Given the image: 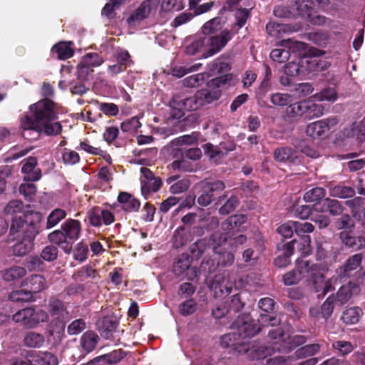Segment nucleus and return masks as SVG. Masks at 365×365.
<instances>
[{
	"mask_svg": "<svg viewBox=\"0 0 365 365\" xmlns=\"http://www.w3.org/2000/svg\"><path fill=\"white\" fill-rule=\"evenodd\" d=\"M19 192L29 200H31L36 192V187L33 183H23L19 186Z\"/></svg>",
	"mask_w": 365,
	"mask_h": 365,
	"instance_id": "774afa93",
	"label": "nucleus"
},
{
	"mask_svg": "<svg viewBox=\"0 0 365 365\" xmlns=\"http://www.w3.org/2000/svg\"><path fill=\"white\" fill-rule=\"evenodd\" d=\"M220 345L223 348L233 347L240 354L245 353L249 349V347L245 342L240 341V339L238 338L233 331L221 337Z\"/></svg>",
	"mask_w": 365,
	"mask_h": 365,
	"instance_id": "9b49d317",
	"label": "nucleus"
},
{
	"mask_svg": "<svg viewBox=\"0 0 365 365\" xmlns=\"http://www.w3.org/2000/svg\"><path fill=\"white\" fill-rule=\"evenodd\" d=\"M295 232L297 235L302 236L303 240V252L309 254L310 252L311 239L309 235H304L306 233L312 232L314 230V225L308 222H296L294 221Z\"/></svg>",
	"mask_w": 365,
	"mask_h": 365,
	"instance_id": "9d476101",
	"label": "nucleus"
},
{
	"mask_svg": "<svg viewBox=\"0 0 365 365\" xmlns=\"http://www.w3.org/2000/svg\"><path fill=\"white\" fill-rule=\"evenodd\" d=\"M358 291V287L354 283L349 282L340 287L336 296L335 302L337 305L341 306L346 304L351 297L352 294Z\"/></svg>",
	"mask_w": 365,
	"mask_h": 365,
	"instance_id": "f3484780",
	"label": "nucleus"
},
{
	"mask_svg": "<svg viewBox=\"0 0 365 365\" xmlns=\"http://www.w3.org/2000/svg\"><path fill=\"white\" fill-rule=\"evenodd\" d=\"M201 189L205 192H215L222 191L225 188L224 182L221 180H204L200 182Z\"/></svg>",
	"mask_w": 365,
	"mask_h": 365,
	"instance_id": "ea45409f",
	"label": "nucleus"
},
{
	"mask_svg": "<svg viewBox=\"0 0 365 365\" xmlns=\"http://www.w3.org/2000/svg\"><path fill=\"white\" fill-rule=\"evenodd\" d=\"M329 195L334 197L349 198L355 195L354 188L349 186L341 185H334L330 184L327 186Z\"/></svg>",
	"mask_w": 365,
	"mask_h": 365,
	"instance_id": "5701e85b",
	"label": "nucleus"
},
{
	"mask_svg": "<svg viewBox=\"0 0 365 365\" xmlns=\"http://www.w3.org/2000/svg\"><path fill=\"white\" fill-rule=\"evenodd\" d=\"M58 253V248L55 245H48L43 249L41 256L44 260L51 262L57 258Z\"/></svg>",
	"mask_w": 365,
	"mask_h": 365,
	"instance_id": "0e129e2a",
	"label": "nucleus"
},
{
	"mask_svg": "<svg viewBox=\"0 0 365 365\" xmlns=\"http://www.w3.org/2000/svg\"><path fill=\"white\" fill-rule=\"evenodd\" d=\"M153 9V1L144 0L129 14L126 19L130 28H136L149 18Z\"/></svg>",
	"mask_w": 365,
	"mask_h": 365,
	"instance_id": "423d86ee",
	"label": "nucleus"
},
{
	"mask_svg": "<svg viewBox=\"0 0 365 365\" xmlns=\"http://www.w3.org/2000/svg\"><path fill=\"white\" fill-rule=\"evenodd\" d=\"M362 314V310L359 307H350L343 312L341 319L346 324H354L359 321Z\"/></svg>",
	"mask_w": 365,
	"mask_h": 365,
	"instance_id": "c85d7f7f",
	"label": "nucleus"
},
{
	"mask_svg": "<svg viewBox=\"0 0 365 365\" xmlns=\"http://www.w3.org/2000/svg\"><path fill=\"white\" fill-rule=\"evenodd\" d=\"M197 135L192 133L191 135H185L179 138H175L171 142V145L173 147H178L182 145H192L197 142Z\"/></svg>",
	"mask_w": 365,
	"mask_h": 365,
	"instance_id": "bf43d9fd",
	"label": "nucleus"
},
{
	"mask_svg": "<svg viewBox=\"0 0 365 365\" xmlns=\"http://www.w3.org/2000/svg\"><path fill=\"white\" fill-rule=\"evenodd\" d=\"M296 269L301 274L302 279L305 277H316L317 266L309 261L303 259L297 261Z\"/></svg>",
	"mask_w": 365,
	"mask_h": 365,
	"instance_id": "7c9ffc66",
	"label": "nucleus"
},
{
	"mask_svg": "<svg viewBox=\"0 0 365 365\" xmlns=\"http://www.w3.org/2000/svg\"><path fill=\"white\" fill-rule=\"evenodd\" d=\"M191 265V262L188 255L182 254L178 258L175 262L173 271L177 276L182 275L185 271L188 270Z\"/></svg>",
	"mask_w": 365,
	"mask_h": 365,
	"instance_id": "473e14b6",
	"label": "nucleus"
},
{
	"mask_svg": "<svg viewBox=\"0 0 365 365\" xmlns=\"http://www.w3.org/2000/svg\"><path fill=\"white\" fill-rule=\"evenodd\" d=\"M294 6L298 14L302 16H309L310 11L312 9L311 0H294Z\"/></svg>",
	"mask_w": 365,
	"mask_h": 365,
	"instance_id": "09e8293b",
	"label": "nucleus"
},
{
	"mask_svg": "<svg viewBox=\"0 0 365 365\" xmlns=\"http://www.w3.org/2000/svg\"><path fill=\"white\" fill-rule=\"evenodd\" d=\"M246 217L243 215H235L230 217L222 225L227 229H232L243 224Z\"/></svg>",
	"mask_w": 365,
	"mask_h": 365,
	"instance_id": "338daca9",
	"label": "nucleus"
},
{
	"mask_svg": "<svg viewBox=\"0 0 365 365\" xmlns=\"http://www.w3.org/2000/svg\"><path fill=\"white\" fill-rule=\"evenodd\" d=\"M202 155V152L200 148H190L185 150L182 153V159L179 160H175L171 164L173 170H188L186 165V159L192 160H198Z\"/></svg>",
	"mask_w": 365,
	"mask_h": 365,
	"instance_id": "dca6fc26",
	"label": "nucleus"
},
{
	"mask_svg": "<svg viewBox=\"0 0 365 365\" xmlns=\"http://www.w3.org/2000/svg\"><path fill=\"white\" fill-rule=\"evenodd\" d=\"M207 74L206 73H200L195 75L190 76L182 80V83L185 86L188 88H195L202 85Z\"/></svg>",
	"mask_w": 365,
	"mask_h": 365,
	"instance_id": "58836bf2",
	"label": "nucleus"
},
{
	"mask_svg": "<svg viewBox=\"0 0 365 365\" xmlns=\"http://www.w3.org/2000/svg\"><path fill=\"white\" fill-rule=\"evenodd\" d=\"M324 114V107L310 100H305L304 116L308 119L319 118Z\"/></svg>",
	"mask_w": 365,
	"mask_h": 365,
	"instance_id": "a878e982",
	"label": "nucleus"
},
{
	"mask_svg": "<svg viewBox=\"0 0 365 365\" xmlns=\"http://www.w3.org/2000/svg\"><path fill=\"white\" fill-rule=\"evenodd\" d=\"M232 329L239 339H246L256 335L261 327L253 324L252 318L249 314H243L237 317L232 324Z\"/></svg>",
	"mask_w": 365,
	"mask_h": 365,
	"instance_id": "39448f33",
	"label": "nucleus"
},
{
	"mask_svg": "<svg viewBox=\"0 0 365 365\" xmlns=\"http://www.w3.org/2000/svg\"><path fill=\"white\" fill-rule=\"evenodd\" d=\"M48 312L51 316L56 317H63L68 314L64 303L56 298H51L49 300Z\"/></svg>",
	"mask_w": 365,
	"mask_h": 365,
	"instance_id": "c756f323",
	"label": "nucleus"
},
{
	"mask_svg": "<svg viewBox=\"0 0 365 365\" xmlns=\"http://www.w3.org/2000/svg\"><path fill=\"white\" fill-rule=\"evenodd\" d=\"M81 226L77 220L68 219L61 226V230H56L48 235L50 242L58 245L65 253L70 254L72 245L81 235Z\"/></svg>",
	"mask_w": 365,
	"mask_h": 365,
	"instance_id": "20e7f679",
	"label": "nucleus"
},
{
	"mask_svg": "<svg viewBox=\"0 0 365 365\" xmlns=\"http://www.w3.org/2000/svg\"><path fill=\"white\" fill-rule=\"evenodd\" d=\"M21 287H26L31 294L38 293L46 289V282L44 277L39 274H33L21 282Z\"/></svg>",
	"mask_w": 365,
	"mask_h": 365,
	"instance_id": "f8f14e48",
	"label": "nucleus"
},
{
	"mask_svg": "<svg viewBox=\"0 0 365 365\" xmlns=\"http://www.w3.org/2000/svg\"><path fill=\"white\" fill-rule=\"evenodd\" d=\"M26 274V269L19 266H13L1 272L2 279L7 282H16Z\"/></svg>",
	"mask_w": 365,
	"mask_h": 365,
	"instance_id": "b1692460",
	"label": "nucleus"
},
{
	"mask_svg": "<svg viewBox=\"0 0 365 365\" xmlns=\"http://www.w3.org/2000/svg\"><path fill=\"white\" fill-rule=\"evenodd\" d=\"M86 329V322L82 319H78L72 322L67 328V331L70 335H76L80 334Z\"/></svg>",
	"mask_w": 365,
	"mask_h": 365,
	"instance_id": "680f3d73",
	"label": "nucleus"
},
{
	"mask_svg": "<svg viewBox=\"0 0 365 365\" xmlns=\"http://www.w3.org/2000/svg\"><path fill=\"white\" fill-rule=\"evenodd\" d=\"M202 66V63H195L192 66H175L172 70V74L178 78H181L185 74L198 71Z\"/></svg>",
	"mask_w": 365,
	"mask_h": 365,
	"instance_id": "49530a36",
	"label": "nucleus"
},
{
	"mask_svg": "<svg viewBox=\"0 0 365 365\" xmlns=\"http://www.w3.org/2000/svg\"><path fill=\"white\" fill-rule=\"evenodd\" d=\"M31 115L21 118V127L23 129V136L29 140H36L40 133L46 135H57L62 130L59 122H53L57 118L53 110V104L48 99L39 101L30 106Z\"/></svg>",
	"mask_w": 365,
	"mask_h": 365,
	"instance_id": "f257e3e1",
	"label": "nucleus"
},
{
	"mask_svg": "<svg viewBox=\"0 0 365 365\" xmlns=\"http://www.w3.org/2000/svg\"><path fill=\"white\" fill-rule=\"evenodd\" d=\"M239 205V200L236 196H231L220 207L219 212L222 215H228L234 211Z\"/></svg>",
	"mask_w": 365,
	"mask_h": 365,
	"instance_id": "4d7b16f0",
	"label": "nucleus"
},
{
	"mask_svg": "<svg viewBox=\"0 0 365 365\" xmlns=\"http://www.w3.org/2000/svg\"><path fill=\"white\" fill-rule=\"evenodd\" d=\"M221 95L218 87L200 90L190 98L175 96L170 102V113L173 118L179 119L184 115L185 110H197L217 100Z\"/></svg>",
	"mask_w": 365,
	"mask_h": 365,
	"instance_id": "7ed1b4c3",
	"label": "nucleus"
},
{
	"mask_svg": "<svg viewBox=\"0 0 365 365\" xmlns=\"http://www.w3.org/2000/svg\"><path fill=\"white\" fill-rule=\"evenodd\" d=\"M41 220V216L37 212L13 219L11 232L21 237V239L13 246L14 255L24 256L32 250L34 240L38 233Z\"/></svg>",
	"mask_w": 365,
	"mask_h": 365,
	"instance_id": "f03ea898",
	"label": "nucleus"
},
{
	"mask_svg": "<svg viewBox=\"0 0 365 365\" xmlns=\"http://www.w3.org/2000/svg\"><path fill=\"white\" fill-rule=\"evenodd\" d=\"M313 287L316 292H322L318 296H324L331 289L330 284L326 281L322 275L316 276L313 280Z\"/></svg>",
	"mask_w": 365,
	"mask_h": 365,
	"instance_id": "c03bdc74",
	"label": "nucleus"
},
{
	"mask_svg": "<svg viewBox=\"0 0 365 365\" xmlns=\"http://www.w3.org/2000/svg\"><path fill=\"white\" fill-rule=\"evenodd\" d=\"M207 246V241L205 239H201L193 243L190 247V250L191 254L192 255V257L198 259L202 256L205 250H206Z\"/></svg>",
	"mask_w": 365,
	"mask_h": 365,
	"instance_id": "864d4df0",
	"label": "nucleus"
},
{
	"mask_svg": "<svg viewBox=\"0 0 365 365\" xmlns=\"http://www.w3.org/2000/svg\"><path fill=\"white\" fill-rule=\"evenodd\" d=\"M326 195V190L322 187L312 188L304 195V199L306 202H318Z\"/></svg>",
	"mask_w": 365,
	"mask_h": 365,
	"instance_id": "a18cd8bd",
	"label": "nucleus"
},
{
	"mask_svg": "<svg viewBox=\"0 0 365 365\" xmlns=\"http://www.w3.org/2000/svg\"><path fill=\"white\" fill-rule=\"evenodd\" d=\"M320 212H329L333 216L340 215L343 211V207L340 202L330 198H324L322 202V207H316Z\"/></svg>",
	"mask_w": 365,
	"mask_h": 365,
	"instance_id": "4be33fe9",
	"label": "nucleus"
},
{
	"mask_svg": "<svg viewBox=\"0 0 365 365\" xmlns=\"http://www.w3.org/2000/svg\"><path fill=\"white\" fill-rule=\"evenodd\" d=\"M225 23V21L222 17L213 18L202 26V32L205 36L217 34L223 29Z\"/></svg>",
	"mask_w": 365,
	"mask_h": 365,
	"instance_id": "412c9836",
	"label": "nucleus"
},
{
	"mask_svg": "<svg viewBox=\"0 0 365 365\" xmlns=\"http://www.w3.org/2000/svg\"><path fill=\"white\" fill-rule=\"evenodd\" d=\"M344 135L348 138L356 137L365 142V117L359 122H354L349 128H344Z\"/></svg>",
	"mask_w": 365,
	"mask_h": 365,
	"instance_id": "6ab92c4d",
	"label": "nucleus"
},
{
	"mask_svg": "<svg viewBox=\"0 0 365 365\" xmlns=\"http://www.w3.org/2000/svg\"><path fill=\"white\" fill-rule=\"evenodd\" d=\"M9 298L13 302H30L33 299V295L26 289L11 292Z\"/></svg>",
	"mask_w": 365,
	"mask_h": 365,
	"instance_id": "8fccbe9b",
	"label": "nucleus"
},
{
	"mask_svg": "<svg viewBox=\"0 0 365 365\" xmlns=\"http://www.w3.org/2000/svg\"><path fill=\"white\" fill-rule=\"evenodd\" d=\"M270 101L275 106L283 107L291 103L293 99L290 94L275 93L270 96Z\"/></svg>",
	"mask_w": 365,
	"mask_h": 365,
	"instance_id": "a19ab883",
	"label": "nucleus"
},
{
	"mask_svg": "<svg viewBox=\"0 0 365 365\" xmlns=\"http://www.w3.org/2000/svg\"><path fill=\"white\" fill-rule=\"evenodd\" d=\"M34 308H25L13 315V320L17 323H21L29 328H33Z\"/></svg>",
	"mask_w": 365,
	"mask_h": 365,
	"instance_id": "bb28decb",
	"label": "nucleus"
},
{
	"mask_svg": "<svg viewBox=\"0 0 365 365\" xmlns=\"http://www.w3.org/2000/svg\"><path fill=\"white\" fill-rule=\"evenodd\" d=\"M305 101H299L289 105L287 108V113L291 117L304 115Z\"/></svg>",
	"mask_w": 365,
	"mask_h": 365,
	"instance_id": "5fc2aeb1",
	"label": "nucleus"
},
{
	"mask_svg": "<svg viewBox=\"0 0 365 365\" xmlns=\"http://www.w3.org/2000/svg\"><path fill=\"white\" fill-rule=\"evenodd\" d=\"M52 51L56 53L58 58L61 60L69 58L73 55V50L71 48L70 43L66 42H60L54 45Z\"/></svg>",
	"mask_w": 365,
	"mask_h": 365,
	"instance_id": "72a5a7b5",
	"label": "nucleus"
},
{
	"mask_svg": "<svg viewBox=\"0 0 365 365\" xmlns=\"http://www.w3.org/2000/svg\"><path fill=\"white\" fill-rule=\"evenodd\" d=\"M87 61H81L77 66V78L81 82H86L93 70L86 64Z\"/></svg>",
	"mask_w": 365,
	"mask_h": 365,
	"instance_id": "de8ad7c7",
	"label": "nucleus"
},
{
	"mask_svg": "<svg viewBox=\"0 0 365 365\" xmlns=\"http://www.w3.org/2000/svg\"><path fill=\"white\" fill-rule=\"evenodd\" d=\"M118 202L120 204L121 208L125 212H136L140 206V203L137 199L125 192L119 193Z\"/></svg>",
	"mask_w": 365,
	"mask_h": 365,
	"instance_id": "a211bd4d",
	"label": "nucleus"
},
{
	"mask_svg": "<svg viewBox=\"0 0 365 365\" xmlns=\"http://www.w3.org/2000/svg\"><path fill=\"white\" fill-rule=\"evenodd\" d=\"M88 253V245L85 244L83 242H81L78 243L75 247L73 252V258L77 261L83 262L87 259Z\"/></svg>",
	"mask_w": 365,
	"mask_h": 365,
	"instance_id": "6e6d98bb",
	"label": "nucleus"
},
{
	"mask_svg": "<svg viewBox=\"0 0 365 365\" xmlns=\"http://www.w3.org/2000/svg\"><path fill=\"white\" fill-rule=\"evenodd\" d=\"M319 350V345L317 344H312L299 348L295 351V354L297 358H306L307 356L314 355L318 352Z\"/></svg>",
	"mask_w": 365,
	"mask_h": 365,
	"instance_id": "3c124183",
	"label": "nucleus"
},
{
	"mask_svg": "<svg viewBox=\"0 0 365 365\" xmlns=\"http://www.w3.org/2000/svg\"><path fill=\"white\" fill-rule=\"evenodd\" d=\"M269 336L273 339H278L277 343L282 342V349H289L291 346H289L290 344L287 342V340L289 338L287 336L281 328H277L275 329H272L269 332Z\"/></svg>",
	"mask_w": 365,
	"mask_h": 365,
	"instance_id": "603ef678",
	"label": "nucleus"
},
{
	"mask_svg": "<svg viewBox=\"0 0 365 365\" xmlns=\"http://www.w3.org/2000/svg\"><path fill=\"white\" fill-rule=\"evenodd\" d=\"M341 242L353 250H359L365 247V237L355 235L353 232L342 231L340 233Z\"/></svg>",
	"mask_w": 365,
	"mask_h": 365,
	"instance_id": "2eb2a0df",
	"label": "nucleus"
},
{
	"mask_svg": "<svg viewBox=\"0 0 365 365\" xmlns=\"http://www.w3.org/2000/svg\"><path fill=\"white\" fill-rule=\"evenodd\" d=\"M232 38V34L227 29L222 30L220 34H214L208 37L206 36L207 49L205 58L212 56L220 52Z\"/></svg>",
	"mask_w": 365,
	"mask_h": 365,
	"instance_id": "0eeeda50",
	"label": "nucleus"
},
{
	"mask_svg": "<svg viewBox=\"0 0 365 365\" xmlns=\"http://www.w3.org/2000/svg\"><path fill=\"white\" fill-rule=\"evenodd\" d=\"M227 240V233L222 232L220 231H216L211 235L209 242L213 249V251L215 253L221 254L220 247H222L226 242Z\"/></svg>",
	"mask_w": 365,
	"mask_h": 365,
	"instance_id": "e433bc0d",
	"label": "nucleus"
},
{
	"mask_svg": "<svg viewBox=\"0 0 365 365\" xmlns=\"http://www.w3.org/2000/svg\"><path fill=\"white\" fill-rule=\"evenodd\" d=\"M319 101L335 102L337 100V93L334 88H325L314 96Z\"/></svg>",
	"mask_w": 365,
	"mask_h": 365,
	"instance_id": "37998d69",
	"label": "nucleus"
},
{
	"mask_svg": "<svg viewBox=\"0 0 365 365\" xmlns=\"http://www.w3.org/2000/svg\"><path fill=\"white\" fill-rule=\"evenodd\" d=\"M24 344L29 347H41L45 341L44 336L38 333L31 331L24 336Z\"/></svg>",
	"mask_w": 365,
	"mask_h": 365,
	"instance_id": "4c0bfd02",
	"label": "nucleus"
},
{
	"mask_svg": "<svg viewBox=\"0 0 365 365\" xmlns=\"http://www.w3.org/2000/svg\"><path fill=\"white\" fill-rule=\"evenodd\" d=\"M274 158L280 163L288 162L293 165L299 164L300 158L296 155V152L291 148L282 147L274 150Z\"/></svg>",
	"mask_w": 365,
	"mask_h": 365,
	"instance_id": "ddd939ff",
	"label": "nucleus"
},
{
	"mask_svg": "<svg viewBox=\"0 0 365 365\" xmlns=\"http://www.w3.org/2000/svg\"><path fill=\"white\" fill-rule=\"evenodd\" d=\"M81 61H87L86 64L92 69L101 66L104 61L103 58L97 53H88L81 58Z\"/></svg>",
	"mask_w": 365,
	"mask_h": 365,
	"instance_id": "13d9d810",
	"label": "nucleus"
},
{
	"mask_svg": "<svg viewBox=\"0 0 365 365\" xmlns=\"http://www.w3.org/2000/svg\"><path fill=\"white\" fill-rule=\"evenodd\" d=\"M98 336L93 331H86L81 337V346L84 351L89 353L96 346Z\"/></svg>",
	"mask_w": 365,
	"mask_h": 365,
	"instance_id": "cd10ccee",
	"label": "nucleus"
},
{
	"mask_svg": "<svg viewBox=\"0 0 365 365\" xmlns=\"http://www.w3.org/2000/svg\"><path fill=\"white\" fill-rule=\"evenodd\" d=\"M162 185L160 178L154 177L152 180L148 181H142L141 192L142 195L147 198L150 192H157Z\"/></svg>",
	"mask_w": 365,
	"mask_h": 365,
	"instance_id": "f704fd0d",
	"label": "nucleus"
},
{
	"mask_svg": "<svg viewBox=\"0 0 365 365\" xmlns=\"http://www.w3.org/2000/svg\"><path fill=\"white\" fill-rule=\"evenodd\" d=\"M96 277V271L88 265L81 267L76 272L73 274V279L76 282H83L88 278L93 279Z\"/></svg>",
	"mask_w": 365,
	"mask_h": 365,
	"instance_id": "c9c22d12",
	"label": "nucleus"
},
{
	"mask_svg": "<svg viewBox=\"0 0 365 365\" xmlns=\"http://www.w3.org/2000/svg\"><path fill=\"white\" fill-rule=\"evenodd\" d=\"M205 51V53L203 56L207 54V41L206 36L205 37H197L195 38V40L190 43L186 47V53L189 55H195V53L201 51L202 50Z\"/></svg>",
	"mask_w": 365,
	"mask_h": 365,
	"instance_id": "2f4dec72",
	"label": "nucleus"
},
{
	"mask_svg": "<svg viewBox=\"0 0 365 365\" xmlns=\"http://www.w3.org/2000/svg\"><path fill=\"white\" fill-rule=\"evenodd\" d=\"M141 126L138 118L133 117L131 119L121 123L120 128L123 132H135Z\"/></svg>",
	"mask_w": 365,
	"mask_h": 365,
	"instance_id": "e2e57ef3",
	"label": "nucleus"
},
{
	"mask_svg": "<svg viewBox=\"0 0 365 365\" xmlns=\"http://www.w3.org/2000/svg\"><path fill=\"white\" fill-rule=\"evenodd\" d=\"M66 216L65 210L56 208L53 210L47 217L46 228L50 229L56 225L61 220Z\"/></svg>",
	"mask_w": 365,
	"mask_h": 365,
	"instance_id": "79ce46f5",
	"label": "nucleus"
},
{
	"mask_svg": "<svg viewBox=\"0 0 365 365\" xmlns=\"http://www.w3.org/2000/svg\"><path fill=\"white\" fill-rule=\"evenodd\" d=\"M197 304L193 299H188L180 304L179 311L183 316L193 314L196 310Z\"/></svg>",
	"mask_w": 365,
	"mask_h": 365,
	"instance_id": "69168bd1",
	"label": "nucleus"
},
{
	"mask_svg": "<svg viewBox=\"0 0 365 365\" xmlns=\"http://www.w3.org/2000/svg\"><path fill=\"white\" fill-rule=\"evenodd\" d=\"M345 203L351 209L353 217L361 222L365 229V204L364 200L357 197L346 201Z\"/></svg>",
	"mask_w": 365,
	"mask_h": 365,
	"instance_id": "4468645a",
	"label": "nucleus"
},
{
	"mask_svg": "<svg viewBox=\"0 0 365 365\" xmlns=\"http://www.w3.org/2000/svg\"><path fill=\"white\" fill-rule=\"evenodd\" d=\"M124 356L125 353L121 349H118L100 356V359L106 361L109 364H113L120 361Z\"/></svg>",
	"mask_w": 365,
	"mask_h": 365,
	"instance_id": "052dcab7",
	"label": "nucleus"
},
{
	"mask_svg": "<svg viewBox=\"0 0 365 365\" xmlns=\"http://www.w3.org/2000/svg\"><path fill=\"white\" fill-rule=\"evenodd\" d=\"M335 300L334 295L329 296L320 307H311L310 315L316 318L328 319L332 314L335 305H337Z\"/></svg>",
	"mask_w": 365,
	"mask_h": 365,
	"instance_id": "1a4fd4ad",
	"label": "nucleus"
},
{
	"mask_svg": "<svg viewBox=\"0 0 365 365\" xmlns=\"http://www.w3.org/2000/svg\"><path fill=\"white\" fill-rule=\"evenodd\" d=\"M212 288L216 296L228 295L231 292V284L225 282L223 274H217L213 281Z\"/></svg>",
	"mask_w": 365,
	"mask_h": 365,
	"instance_id": "393cba45",
	"label": "nucleus"
},
{
	"mask_svg": "<svg viewBox=\"0 0 365 365\" xmlns=\"http://www.w3.org/2000/svg\"><path fill=\"white\" fill-rule=\"evenodd\" d=\"M338 123L339 119L331 116L308 124L305 132L308 136L315 139L327 133Z\"/></svg>",
	"mask_w": 365,
	"mask_h": 365,
	"instance_id": "6e6552de",
	"label": "nucleus"
},
{
	"mask_svg": "<svg viewBox=\"0 0 365 365\" xmlns=\"http://www.w3.org/2000/svg\"><path fill=\"white\" fill-rule=\"evenodd\" d=\"M362 261V255L356 254L349 257L344 265L339 268V273L341 276H351V272L360 267Z\"/></svg>",
	"mask_w": 365,
	"mask_h": 365,
	"instance_id": "aec40b11",
	"label": "nucleus"
}]
</instances>
